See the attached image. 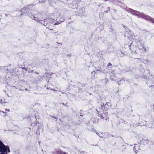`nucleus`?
I'll return each mask as SVG.
<instances>
[{"label":"nucleus","instance_id":"obj_20","mask_svg":"<svg viewBox=\"0 0 154 154\" xmlns=\"http://www.w3.org/2000/svg\"><path fill=\"white\" fill-rule=\"evenodd\" d=\"M111 64L110 63H108V65H107V66H111Z\"/></svg>","mask_w":154,"mask_h":154},{"label":"nucleus","instance_id":"obj_17","mask_svg":"<svg viewBox=\"0 0 154 154\" xmlns=\"http://www.w3.org/2000/svg\"><path fill=\"white\" fill-rule=\"evenodd\" d=\"M1 112L3 113H4L5 114L4 115H5V116L6 115V113L5 112H4L3 111H0V113Z\"/></svg>","mask_w":154,"mask_h":154},{"label":"nucleus","instance_id":"obj_15","mask_svg":"<svg viewBox=\"0 0 154 154\" xmlns=\"http://www.w3.org/2000/svg\"><path fill=\"white\" fill-rule=\"evenodd\" d=\"M44 23H48V19L47 20L46 19H44Z\"/></svg>","mask_w":154,"mask_h":154},{"label":"nucleus","instance_id":"obj_9","mask_svg":"<svg viewBox=\"0 0 154 154\" xmlns=\"http://www.w3.org/2000/svg\"><path fill=\"white\" fill-rule=\"evenodd\" d=\"M33 19L35 20L36 21H38L39 22V20L38 19L37 17H35L34 16H33Z\"/></svg>","mask_w":154,"mask_h":154},{"label":"nucleus","instance_id":"obj_6","mask_svg":"<svg viewBox=\"0 0 154 154\" xmlns=\"http://www.w3.org/2000/svg\"><path fill=\"white\" fill-rule=\"evenodd\" d=\"M140 149V145L136 144L134 147V152L135 153H137L138 151V150Z\"/></svg>","mask_w":154,"mask_h":154},{"label":"nucleus","instance_id":"obj_23","mask_svg":"<svg viewBox=\"0 0 154 154\" xmlns=\"http://www.w3.org/2000/svg\"><path fill=\"white\" fill-rule=\"evenodd\" d=\"M30 17H31V18H32V17L31 16H30Z\"/></svg>","mask_w":154,"mask_h":154},{"label":"nucleus","instance_id":"obj_7","mask_svg":"<svg viewBox=\"0 0 154 154\" xmlns=\"http://www.w3.org/2000/svg\"><path fill=\"white\" fill-rule=\"evenodd\" d=\"M39 23L42 24L44 26H46V25L48 24V23H44V20H39Z\"/></svg>","mask_w":154,"mask_h":154},{"label":"nucleus","instance_id":"obj_14","mask_svg":"<svg viewBox=\"0 0 154 154\" xmlns=\"http://www.w3.org/2000/svg\"><path fill=\"white\" fill-rule=\"evenodd\" d=\"M7 149L8 150V149H6V151L5 152H2L0 154H7L6 153H5V152H7Z\"/></svg>","mask_w":154,"mask_h":154},{"label":"nucleus","instance_id":"obj_1","mask_svg":"<svg viewBox=\"0 0 154 154\" xmlns=\"http://www.w3.org/2000/svg\"><path fill=\"white\" fill-rule=\"evenodd\" d=\"M126 11L127 12H129L133 15L137 16L138 18L142 17L146 20L151 21L153 23H154V19L149 16L146 15L143 13H140L138 11L134 10L133 9L130 8H127Z\"/></svg>","mask_w":154,"mask_h":154},{"label":"nucleus","instance_id":"obj_19","mask_svg":"<svg viewBox=\"0 0 154 154\" xmlns=\"http://www.w3.org/2000/svg\"><path fill=\"white\" fill-rule=\"evenodd\" d=\"M81 154H85V152L84 151H82L81 152H80Z\"/></svg>","mask_w":154,"mask_h":154},{"label":"nucleus","instance_id":"obj_21","mask_svg":"<svg viewBox=\"0 0 154 154\" xmlns=\"http://www.w3.org/2000/svg\"><path fill=\"white\" fill-rule=\"evenodd\" d=\"M6 111H7L9 112V109H6L5 110Z\"/></svg>","mask_w":154,"mask_h":154},{"label":"nucleus","instance_id":"obj_13","mask_svg":"<svg viewBox=\"0 0 154 154\" xmlns=\"http://www.w3.org/2000/svg\"><path fill=\"white\" fill-rule=\"evenodd\" d=\"M75 152L76 154H79V153L78 152H79V150H77L75 149Z\"/></svg>","mask_w":154,"mask_h":154},{"label":"nucleus","instance_id":"obj_16","mask_svg":"<svg viewBox=\"0 0 154 154\" xmlns=\"http://www.w3.org/2000/svg\"><path fill=\"white\" fill-rule=\"evenodd\" d=\"M39 2H44L45 0H39Z\"/></svg>","mask_w":154,"mask_h":154},{"label":"nucleus","instance_id":"obj_11","mask_svg":"<svg viewBox=\"0 0 154 154\" xmlns=\"http://www.w3.org/2000/svg\"><path fill=\"white\" fill-rule=\"evenodd\" d=\"M96 134H97V135L98 136H99L101 138L102 137L100 135H102L101 133H96Z\"/></svg>","mask_w":154,"mask_h":154},{"label":"nucleus","instance_id":"obj_3","mask_svg":"<svg viewBox=\"0 0 154 154\" xmlns=\"http://www.w3.org/2000/svg\"><path fill=\"white\" fill-rule=\"evenodd\" d=\"M108 114L106 112L102 114L101 115H100V117L101 119H105L106 121H107L108 119Z\"/></svg>","mask_w":154,"mask_h":154},{"label":"nucleus","instance_id":"obj_2","mask_svg":"<svg viewBox=\"0 0 154 154\" xmlns=\"http://www.w3.org/2000/svg\"><path fill=\"white\" fill-rule=\"evenodd\" d=\"M8 149V152H10V150L8 146H5L3 143L0 141V152H5L7 149Z\"/></svg>","mask_w":154,"mask_h":154},{"label":"nucleus","instance_id":"obj_12","mask_svg":"<svg viewBox=\"0 0 154 154\" xmlns=\"http://www.w3.org/2000/svg\"><path fill=\"white\" fill-rule=\"evenodd\" d=\"M2 100L1 99H0V102L2 104L4 105V103H6V102H2Z\"/></svg>","mask_w":154,"mask_h":154},{"label":"nucleus","instance_id":"obj_8","mask_svg":"<svg viewBox=\"0 0 154 154\" xmlns=\"http://www.w3.org/2000/svg\"><path fill=\"white\" fill-rule=\"evenodd\" d=\"M48 21H49L48 22V24H51L52 23H53L54 22V20L51 19H48Z\"/></svg>","mask_w":154,"mask_h":154},{"label":"nucleus","instance_id":"obj_5","mask_svg":"<svg viewBox=\"0 0 154 154\" xmlns=\"http://www.w3.org/2000/svg\"><path fill=\"white\" fill-rule=\"evenodd\" d=\"M111 104L109 102L107 103L105 105H103V106H102V109L103 107V106L105 108L106 110H107L111 108Z\"/></svg>","mask_w":154,"mask_h":154},{"label":"nucleus","instance_id":"obj_22","mask_svg":"<svg viewBox=\"0 0 154 154\" xmlns=\"http://www.w3.org/2000/svg\"><path fill=\"white\" fill-rule=\"evenodd\" d=\"M51 90H52V91H56V90L54 89H51Z\"/></svg>","mask_w":154,"mask_h":154},{"label":"nucleus","instance_id":"obj_4","mask_svg":"<svg viewBox=\"0 0 154 154\" xmlns=\"http://www.w3.org/2000/svg\"><path fill=\"white\" fill-rule=\"evenodd\" d=\"M53 154H68L65 152H63L60 149L55 150L53 152Z\"/></svg>","mask_w":154,"mask_h":154},{"label":"nucleus","instance_id":"obj_18","mask_svg":"<svg viewBox=\"0 0 154 154\" xmlns=\"http://www.w3.org/2000/svg\"><path fill=\"white\" fill-rule=\"evenodd\" d=\"M60 24V23H57L54 24V25H58Z\"/></svg>","mask_w":154,"mask_h":154},{"label":"nucleus","instance_id":"obj_10","mask_svg":"<svg viewBox=\"0 0 154 154\" xmlns=\"http://www.w3.org/2000/svg\"><path fill=\"white\" fill-rule=\"evenodd\" d=\"M26 8L25 7L23 8L21 10V11L22 12H23L25 11L26 10Z\"/></svg>","mask_w":154,"mask_h":154},{"label":"nucleus","instance_id":"obj_24","mask_svg":"<svg viewBox=\"0 0 154 154\" xmlns=\"http://www.w3.org/2000/svg\"><path fill=\"white\" fill-rule=\"evenodd\" d=\"M47 89H49V88H47Z\"/></svg>","mask_w":154,"mask_h":154}]
</instances>
